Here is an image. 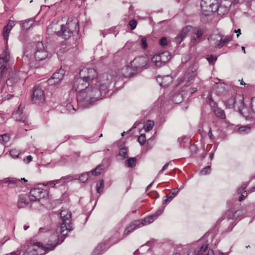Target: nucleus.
Returning a JSON list of instances; mask_svg holds the SVG:
<instances>
[{
  "label": "nucleus",
  "instance_id": "obj_46",
  "mask_svg": "<svg viewBox=\"0 0 255 255\" xmlns=\"http://www.w3.org/2000/svg\"><path fill=\"white\" fill-rule=\"evenodd\" d=\"M19 153L20 151L16 149H12L9 151L10 155L13 158H18Z\"/></svg>",
  "mask_w": 255,
  "mask_h": 255
},
{
  "label": "nucleus",
  "instance_id": "obj_7",
  "mask_svg": "<svg viewBox=\"0 0 255 255\" xmlns=\"http://www.w3.org/2000/svg\"><path fill=\"white\" fill-rule=\"evenodd\" d=\"M103 74L98 77V73L95 69L86 67L83 68L79 72L80 76L89 81L90 84H92L98 89H100L99 81Z\"/></svg>",
  "mask_w": 255,
  "mask_h": 255
},
{
  "label": "nucleus",
  "instance_id": "obj_23",
  "mask_svg": "<svg viewBox=\"0 0 255 255\" xmlns=\"http://www.w3.org/2000/svg\"><path fill=\"white\" fill-rule=\"evenodd\" d=\"M156 80L161 87L168 86L173 81L172 77L169 75L164 76H157Z\"/></svg>",
  "mask_w": 255,
  "mask_h": 255
},
{
  "label": "nucleus",
  "instance_id": "obj_1",
  "mask_svg": "<svg viewBox=\"0 0 255 255\" xmlns=\"http://www.w3.org/2000/svg\"><path fill=\"white\" fill-rule=\"evenodd\" d=\"M113 77L111 74L104 73L99 79L100 89H98L86 79L79 75L74 81L73 88L77 92V101L78 105L88 108L96 101L108 97V88L112 83Z\"/></svg>",
  "mask_w": 255,
  "mask_h": 255
},
{
  "label": "nucleus",
  "instance_id": "obj_3",
  "mask_svg": "<svg viewBox=\"0 0 255 255\" xmlns=\"http://www.w3.org/2000/svg\"><path fill=\"white\" fill-rule=\"evenodd\" d=\"M54 24L48 26L47 30L48 32L56 33V34L65 39H68L74 31H79V24L78 20L76 18H68L65 25H61L60 31H54L52 29L54 28Z\"/></svg>",
  "mask_w": 255,
  "mask_h": 255
},
{
  "label": "nucleus",
  "instance_id": "obj_48",
  "mask_svg": "<svg viewBox=\"0 0 255 255\" xmlns=\"http://www.w3.org/2000/svg\"><path fill=\"white\" fill-rule=\"evenodd\" d=\"M216 88H217L216 92L218 95H222L225 92V89L221 85L220 86L216 85Z\"/></svg>",
  "mask_w": 255,
  "mask_h": 255
},
{
  "label": "nucleus",
  "instance_id": "obj_34",
  "mask_svg": "<svg viewBox=\"0 0 255 255\" xmlns=\"http://www.w3.org/2000/svg\"><path fill=\"white\" fill-rule=\"evenodd\" d=\"M28 205V202L26 199L25 197H21L19 198L17 206L18 208H22L27 207Z\"/></svg>",
  "mask_w": 255,
  "mask_h": 255
},
{
  "label": "nucleus",
  "instance_id": "obj_26",
  "mask_svg": "<svg viewBox=\"0 0 255 255\" xmlns=\"http://www.w3.org/2000/svg\"><path fill=\"white\" fill-rule=\"evenodd\" d=\"M196 76V73L193 72L192 70V73L190 74L189 72L186 73L185 77L183 80H181L179 85L184 84L185 86H188L190 85V81H192L194 77Z\"/></svg>",
  "mask_w": 255,
  "mask_h": 255
},
{
  "label": "nucleus",
  "instance_id": "obj_19",
  "mask_svg": "<svg viewBox=\"0 0 255 255\" xmlns=\"http://www.w3.org/2000/svg\"><path fill=\"white\" fill-rule=\"evenodd\" d=\"M9 57V53L6 50L0 54V69L2 68L0 72V77H2L6 72L7 68L4 64L8 61Z\"/></svg>",
  "mask_w": 255,
  "mask_h": 255
},
{
  "label": "nucleus",
  "instance_id": "obj_10",
  "mask_svg": "<svg viewBox=\"0 0 255 255\" xmlns=\"http://www.w3.org/2000/svg\"><path fill=\"white\" fill-rule=\"evenodd\" d=\"M218 1V0H202L201 7L203 13L208 15L215 13Z\"/></svg>",
  "mask_w": 255,
  "mask_h": 255
},
{
  "label": "nucleus",
  "instance_id": "obj_55",
  "mask_svg": "<svg viewBox=\"0 0 255 255\" xmlns=\"http://www.w3.org/2000/svg\"><path fill=\"white\" fill-rule=\"evenodd\" d=\"M179 191V190L178 189H176L173 192H172L171 193L168 195L170 199L172 200L173 198L178 194Z\"/></svg>",
  "mask_w": 255,
  "mask_h": 255
},
{
  "label": "nucleus",
  "instance_id": "obj_25",
  "mask_svg": "<svg viewBox=\"0 0 255 255\" xmlns=\"http://www.w3.org/2000/svg\"><path fill=\"white\" fill-rule=\"evenodd\" d=\"M140 227H141L140 220L134 221L126 228L124 234V235H128L136 229Z\"/></svg>",
  "mask_w": 255,
  "mask_h": 255
},
{
  "label": "nucleus",
  "instance_id": "obj_4",
  "mask_svg": "<svg viewBox=\"0 0 255 255\" xmlns=\"http://www.w3.org/2000/svg\"><path fill=\"white\" fill-rule=\"evenodd\" d=\"M193 29V32L191 35V42H196L198 40L201 39L202 36L205 32V30L202 28H193L191 26H186L184 27L182 30L175 38V41L178 44L181 43L183 39L186 37L188 33Z\"/></svg>",
  "mask_w": 255,
  "mask_h": 255
},
{
  "label": "nucleus",
  "instance_id": "obj_17",
  "mask_svg": "<svg viewBox=\"0 0 255 255\" xmlns=\"http://www.w3.org/2000/svg\"><path fill=\"white\" fill-rule=\"evenodd\" d=\"M222 38L223 36L221 34L217 33L211 34L208 39L211 47L215 48H221L223 47Z\"/></svg>",
  "mask_w": 255,
  "mask_h": 255
},
{
  "label": "nucleus",
  "instance_id": "obj_24",
  "mask_svg": "<svg viewBox=\"0 0 255 255\" xmlns=\"http://www.w3.org/2000/svg\"><path fill=\"white\" fill-rule=\"evenodd\" d=\"M245 212L243 210H238L233 212L231 210H228L224 215L225 218L237 219H241Z\"/></svg>",
  "mask_w": 255,
  "mask_h": 255
},
{
  "label": "nucleus",
  "instance_id": "obj_64",
  "mask_svg": "<svg viewBox=\"0 0 255 255\" xmlns=\"http://www.w3.org/2000/svg\"><path fill=\"white\" fill-rule=\"evenodd\" d=\"M234 32L237 33V37H238L240 34H241V29L239 28L237 30L235 29Z\"/></svg>",
  "mask_w": 255,
  "mask_h": 255
},
{
  "label": "nucleus",
  "instance_id": "obj_57",
  "mask_svg": "<svg viewBox=\"0 0 255 255\" xmlns=\"http://www.w3.org/2000/svg\"><path fill=\"white\" fill-rule=\"evenodd\" d=\"M43 185H44V186H49V187H57V186L55 185V181H54V180L50 181L47 182V183H43Z\"/></svg>",
  "mask_w": 255,
  "mask_h": 255
},
{
  "label": "nucleus",
  "instance_id": "obj_51",
  "mask_svg": "<svg viewBox=\"0 0 255 255\" xmlns=\"http://www.w3.org/2000/svg\"><path fill=\"white\" fill-rule=\"evenodd\" d=\"M210 171H211L210 166H207L205 167V168H204L203 169H202L200 171V174L205 175L206 174H208L209 173H210Z\"/></svg>",
  "mask_w": 255,
  "mask_h": 255
},
{
  "label": "nucleus",
  "instance_id": "obj_29",
  "mask_svg": "<svg viewBox=\"0 0 255 255\" xmlns=\"http://www.w3.org/2000/svg\"><path fill=\"white\" fill-rule=\"evenodd\" d=\"M247 187V184L243 183L238 189V193L241 194L239 200L242 201L247 196V193L245 189Z\"/></svg>",
  "mask_w": 255,
  "mask_h": 255
},
{
  "label": "nucleus",
  "instance_id": "obj_42",
  "mask_svg": "<svg viewBox=\"0 0 255 255\" xmlns=\"http://www.w3.org/2000/svg\"><path fill=\"white\" fill-rule=\"evenodd\" d=\"M104 187V183L103 180H99L96 185V190L98 193H101Z\"/></svg>",
  "mask_w": 255,
  "mask_h": 255
},
{
  "label": "nucleus",
  "instance_id": "obj_59",
  "mask_svg": "<svg viewBox=\"0 0 255 255\" xmlns=\"http://www.w3.org/2000/svg\"><path fill=\"white\" fill-rule=\"evenodd\" d=\"M169 163H166L162 167V168L159 171V172H158V174H160L161 173H162L165 170H166L168 166H169Z\"/></svg>",
  "mask_w": 255,
  "mask_h": 255
},
{
  "label": "nucleus",
  "instance_id": "obj_45",
  "mask_svg": "<svg viewBox=\"0 0 255 255\" xmlns=\"http://www.w3.org/2000/svg\"><path fill=\"white\" fill-rule=\"evenodd\" d=\"M140 45L143 49H145L148 46L147 39L144 37H141L140 41Z\"/></svg>",
  "mask_w": 255,
  "mask_h": 255
},
{
  "label": "nucleus",
  "instance_id": "obj_13",
  "mask_svg": "<svg viewBox=\"0 0 255 255\" xmlns=\"http://www.w3.org/2000/svg\"><path fill=\"white\" fill-rule=\"evenodd\" d=\"M48 55V52L45 50L43 43L41 41L37 42L36 45V51L34 52L35 59L38 61H42L45 59Z\"/></svg>",
  "mask_w": 255,
  "mask_h": 255
},
{
  "label": "nucleus",
  "instance_id": "obj_18",
  "mask_svg": "<svg viewBox=\"0 0 255 255\" xmlns=\"http://www.w3.org/2000/svg\"><path fill=\"white\" fill-rule=\"evenodd\" d=\"M214 253L213 250L208 249V245L207 243H204L201 247L197 253L194 251H190L187 255H214Z\"/></svg>",
  "mask_w": 255,
  "mask_h": 255
},
{
  "label": "nucleus",
  "instance_id": "obj_54",
  "mask_svg": "<svg viewBox=\"0 0 255 255\" xmlns=\"http://www.w3.org/2000/svg\"><path fill=\"white\" fill-rule=\"evenodd\" d=\"M164 207H161L160 208H159L158 209V210L156 211V212L154 214H153L154 216H155V218L156 219L159 216H160V215H161L163 211H164Z\"/></svg>",
  "mask_w": 255,
  "mask_h": 255
},
{
  "label": "nucleus",
  "instance_id": "obj_9",
  "mask_svg": "<svg viewBox=\"0 0 255 255\" xmlns=\"http://www.w3.org/2000/svg\"><path fill=\"white\" fill-rule=\"evenodd\" d=\"M171 59L170 53L168 51H164L154 55L151 59V62L156 67H161Z\"/></svg>",
  "mask_w": 255,
  "mask_h": 255
},
{
  "label": "nucleus",
  "instance_id": "obj_27",
  "mask_svg": "<svg viewBox=\"0 0 255 255\" xmlns=\"http://www.w3.org/2000/svg\"><path fill=\"white\" fill-rule=\"evenodd\" d=\"M3 183H7L8 184H11L12 187H17L20 186V181L19 179L13 178V177H7L1 180Z\"/></svg>",
  "mask_w": 255,
  "mask_h": 255
},
{
  "label": "nucleus",
  "instance_id": "obj_44",
  "mask_svg": "<svg viewBox=\"0 0 255 255\" xmlns=\"http://www.w3.org/2000/svg\"><path fill=\"white\" fill-rule=\"evenodd\" d=\"M90 174H91L90 172L83 173L79 176L80 181L83 183L86 182L88 180V179L89 177V175Z\"/></svg>",
  "mask_w": 255,
  "mask_h": 255
},
{
  "label": "nucleus",
  "instance_id": "obj_12",
  "mask_svg": "<svg viewBox=\"0 0 255 255\" xmlns=\"http://www.w3.org/2000/svg\"><path fill=\"white\" fill-rule=\"evenodd\" d=\"M148 61V59L146 55L139 56L131 61L130 65L134 70H140L146 66Z\"/></svg>",
  "mask_w": 255,
  "mask_h": 255
},
{
  "label": "nucleus",
  "instance_id": "obj_63",
  "mask_svg": "<svg viewBox=\"0 0 255 255\" xmlns=\"http://www.w3.org/2000/svg\"><path fill=\"white\" fill-rule=\"evenodd\" d=\"M47 231L48 229L46 228H40L39 230V233L47 232Z\"/></svg>",
  "mask_w": 255,
  "mask_h": 255
},
{
  "label": "nucleus",
  "instance_id": "obj_2",
  "mask_svg": "<svg viewBox=\"0 0 255 255\" xmlns=\"http://www.w3.org/2000/svg\"><path fill=\"white\" fill-rule=\"evenodd\" d=\"M26 78L25 74L22 71H18L15 74L14 76L7 79L5 84L0 83V97L2 100H9L13 96L10 94L14 90L13 84L16 83L18 79L24 81Z\"/></svg>",
  "mask_w": 255,
  "mask_h": 255
},
{
  "label": "nucleus",
  "instance_id": "obj_58",
  "mask_svg": "<svg viewBox=\"0 0 255 255\" xmlns=\"http://www.w3.org/2000/svg\"><path fill=\"white\" fill-rule=\"evenodd\" d=\"M32 157L31 155H28L25 158H24L23 161L26 163H29L32 161Z\"/></svg>",
  "mask_w": 255,
  "mask_h": 255
},
{
  "label": "nucleus",
  "instance_id": "obj_39",
  "mask_svg": "<svg viewBox=\"0 0 255 255\" xmlns=\"http://www.w3.org/2000/svg\"><path fill=\"white\" fill-rule=\"evenodd\" d=\"M154 126V122L148 120L144 125L143 128L146 132L150 130Z\"/></svg>",
  "mask_w": 255,
  "mask_h": 255
},
{
  "label": "nucleus",
  "instance_id": "obj_41",
  "mask_svg": "<svg viewBox=\"0 0 255 255\" xmlns=\"http://www.w3.org/2000/svg\"><path fill=\"white\" fill-rule=\"evenodd\" d=\"M10 136L8 133H4L0 135V143L2 144H6L9 140Z\"/></svg>",
  "mask_w": 255,
  "mask_h": 255
},
{
  "label": "nucleus",
  "instance_id": "obj_53",
  "mask_svg": "<svg viewBox=\"0 0 255 255\" xmlns=\"http://www.w3.org/2000/svg\"><path fill=\"white\" fill-rule=\"evenodd\" d=\"M217 56L214 55H211L207 58V61L211 64H213L217 60Z\"/></svg>",
  "mask_w": 255,
  "mask_h": 255
},
{
  "label": "nucleus",
  "instance_id": "obj_35",
  "mask_svg": "<svg viewBox=\"0 0 255 255\" xmlns=\"http://www.w3.org/2000/svg\"><path fill=\"white\" fill-rule=\"evenodd\" d=\"M150 250V247L147 245H143L141 246L139 249L136 250L133 253V255H137L138 254H140L141 255L143 254L144 251H148Z\"/></svg>",
  "mask_w": 255,
  "mask_h": 255
},
{
  "label": "nucleus",
  "instance_id": "obj_43",
  "mask_svg": "<svg viewBox=\"0 0 255 255\" xmlns=\"http://www.w3.org/2000/svg\"><path fill=\"white\" fill-rule=\"evenodd\" d=\"M137 44L135 42H128L125 46V48L126 49H130L131 51H134L135 50L136 47H137Z\"/></svg>",
  "mask_w": 255,
  "mask_h": 255
},
{
  "label": "nucleus",
  "instance_id": "obj_38",
  "mask_svg": "<svg viewBox=\"0 0 255 255\" xmlns=\"http://www.w3.org/2000/svg\"><path fill=\"white\" fill-rule=\"evenodd\" d=\"M103 166L99 165L97 166L94 169L92 170L90 172L93 175H99L103 171Z\"/></svg>",
  "mask_w": 255,
  "mask_h": 255
},
{
  "label": "nucleus",
  "instance_id": "obj_49",
  "mask_svg": "<svg viewBox=\"0 0 255 255\" xmlns=\"http://www.w3.org/2000/svg\"><path fill=\"white\" fill-rule=\"evenodd\" d=\"M232 40V35H227L224 38L222 39V43L223 44V47L226 44H227L230 41Z\"/></svg>",
  "mask_w": 255,
  "mask_h": 255
},
{
  "label": "nucleus",
  "instance_id": "obj_33",
  "mask_svg": "<svg viewBox=\"0 0 255 255\" xmlns=\"http://www.w3.org/2000/svg\"><path fill=\"white\" fill-rule=\"evenodd\" d=\"M128 157V149L126 147H123L119 150L118 157L120 160H123Z\"/></svg>",
  "mask_w": 255,
  "mask_h": 255
},
{
  "label": "nucleus",
  "instance_id": "obj_21",
  "mask_svg": "<svg viewBox=\"0 0 255 255\" xmlns=\"http://www.w3.org/2000/svg\"><path fill=\"white\" fill-rule=\"evenodd\" d=\"M15 25L14 21L9 20L8 23L5 25L3 29L2 35L3 39L5 41L6 45L7 44L9 34L12 27Z\"/></svg>",
  "mask_w": 255,
  "mask_h": 255
},
{
  "label": "nucleus",
  "instance_id": "obj_50",
  "mask_svg": "<svg viewBox=\"0 0 255 255\" xmlns=\"http://www.w3.org/2000/svg\"><path fill=\"white\" fill-rule=\"evenodd\" d=\"M169 42V41L165 37H162L159 40V44L162 47L168 45Z\"/></svg>",
  "mask_w": 255,
  "mask_h": 255
},
{
  "label": "nucleus",
  "instance_id": "obj_6",
  "mask_svg": "<svg viewBox=\"0 0 255 255\" xmlns=\"http://www.w3.org/2000/svg\"><path fill=\"white\" fill-rule=\"evenodd\" d=\"M57 244L44 246L39 242H33L28 246L22 255H44L49 251L54 250Z\"/></svg>",
  "mask_w": 255,
  "mask_h": 255
},
{
  "label": "nucleus",
  "instance_id": "obj_16",
  "mask_svg": "<svg viewBox=\"0 0 255 255\" xmlns=\"http://www.w3.org/2000/svg\"><path fill=\"white\" fill-rule=\"evenodd\" d=\"M207 101L211 107L213 108L214 112L215 115L217 117L221 119H225L226 117L225 112L222 109L217 107L216 103L214 102L212 99V93L209 94L208 96Z\"/></svg>",
  "mask_w": 255,
  "mask_h": 255
},
{
  "label": "nucleus",
  "instance_id": "obj_20",
  "mask_svg": "<svg viewBox=\"0 0 255 255\" xmlns=\"http://www.w3.org/2000/svg\"><path fill=\"white\" fill-rule=\"evenodd\" d=\"M64 70L62 69L58 70L53 73L51 79L48 80V83L50 84H58L64 77Z\"/></svg>",
  "mask_w": 255,
  "mask_h": 255
},
{
  "label": "nucleus",
  "instance_id": "obj_62",
  "mask_svg": "<svg viewBox=\"0 0 255 255\" xmlns=\"http://www.w3.org/2000/svg\"><path fill=\"white\" fill-rule=\"evenodd\" d=\"M28 51H26L24 52V56L22 57V59L23 61L26 62L28 60Z\"/></svg>",
  "mask_w": 255,
  "mask_h": 255
},
{
  "label": "nucleus",
  "instance_id": "obj_14",
  "mask_svg": "<svg viewBox=\"0 0 255 255\" xmlns=\"http://www.w3.org/2000/svg\"><path fill=\"white\" fill-rule=\"evenodd\" d=\"M231 5V2L229 0H222L220 3L218 1L215 12L219 15H225L228 12Z\"/></svg>",
  "mask_w": 255,
  "mask_h": 255
},
{
  "label": "nucleus",
  "instance_id": "obj_36",
  "mask_svg": "<svg viewBox=\"0 0 255 255\" xmlns=\"http://www.w3.org/2000/svg\"><path fill=\"white\" fill-rule=\"evenodd\" d=\"M251 128L248 126H244L239 127L237 132L241 134H245L250 132Z\"/></svg>",
  "mask_w": 255,
  "mask_h": 255
},
{
  "label": "nucleus",
  "instance_id": "obj_31",
  "mask_svg": "<svg viewBox=\"0 0 255 255\" xmlns=\"http://www.w3.org/2000/svg\"><path fill=\"white\" fill-rule=\"evenodd\" d=\"M155 217V216L152 215L150 216L145 217L142 220H140L141 226L142 227L144 225H148L152 223L156 219V218Z\"/></svg>",
  "mask_w": 255,
  "mask_h": 255
},
{
  "label": "nucleus",
  "instance_id": "obj_37",
  "mask_svg": "<svg viewBox=\"0 0 255 255\" xmlns=\"http://www.w3.org/2000/svg\"><path fill=\"white\" fill-rule=\"evenodd\" d=\"M171 100L175 104H179L183 100L182 95L180 93H176L172 97Z\"/></svg>",
  "mask_w": 255,
  "mask_h": 255
},
{
  "label": "nucleus",
  "instance_id": "obj_11",
  "mask_svg": "<svg viewBox=\"0 0 255 255\" xmlns=\"http://www.w3.org/2000/svg\"><path fill=\"white\" fill-rule=\"evenodd\" d=\"M48 195L46 190L39 187H35L32 188L29 195V199L31 201H39L41 198H44Z\"/></svg>",
  "mask_w": 255,
  "mask_h": 255
},
{
  "label": "nucleus",
  "instance_id": "obj_61",
  "mask_svg": "<svg viewBox=\"0 0 255 255\" xmlns=\"http://www.w3.org/2000/svg\"><path fill=\"white\" fill-rule=\"evenodd\" d=\"M171 201V200L170 199V198L169 197V196H167V197H165L163 198L162 202H163V204H165L167 202H170Z\"/></svg>",
  "mask_w": 255,
  "mask_h": 255
},
{
  "label": "nucleus",
  "instance_id": "obj_40",
  "mask_svg": "<svg viewBox=\"0 0 255 255\" xmlns=\"http://www.w3.org/2000/svg\"><path fill=\"white\" fill-rule=\"evenodd\" d=\"M136 157H130L126 161V164L128 167H133L135 166Z\"/></svg>",
  "mask_w": 255,
  "mask_h": 255
},
{
  "label": "nucleus",
  "instance_id": "obj_32",
  "mask_svg": "<svg viewBox=\"0 0 255 255\" xmlns=\"http://www.w3.org/2000/svg\"><path fill=\"white\" fill-rule=\"evenodd\" d=\"M106 249L105 244L98 245L92 253V255H100L101 252Z\"/></svg>",
  "mask_w": 255,
  "mask_h": 255
},
{
  "label": "nucleus",
  "instance_id": "obj_28",
  "mask_svg": "<svg viewBox=\"0 0 255 255\" xmlns=\"http://www.w3.org/2000/svg\"><path fill=\"white\" fill-rule=\"evenodd\" d=\"M121 74L125 77H131L134 74V69L130 66H125L121 71Z\"/></svg>",
  "mask_w": 255,
  "mask_h": 255
},
{
  "label": "nucleus",
  "instance_id": "obj_30",
  "mask_svg": "<svg viewBox=\"0 0 255 255\" xmlns=\"http://www.w3.org/2000/svg\"><path fill=\"white\" fill-rule=\"evenodd\" d=\"M71 180V178L68 176L66 177H63L61 178L60 179L58 180H55V185L57 187H59L60 186H62L66 183H68L70 180Z\"/></svg>",
  "mask_w": 255,
  "mask_h": 255
},
{
  "label": "nucleus",
  "instance_id": "obj_5",
  "mask_svg": "<svg viewBox=\"0 0 255 255\" xmlns=\"http://www.w3.org/2000/svg\"><path fill=\"white\" fill-rule=\"evenodd\" d=\"M60 214L61 219V223L60 226L57 228V233L55 235L56 240L59 237L57 235L58 232L65 236L68 232L73 230L71 224L72 216L71 212L67 209H62Z\"/></svg>",
  "mask_w": 255,
  "mask_h": 255
},
{
  "label": "nucleus",
  "instance_id": "obj_15",
  "mask_svg": "<svg viewBox=\"0 0 255 255\" xmlns=\"http://www.w3.org/2000/svg\"><path fill=\"white\" fill-rule=\"evenodd\" d=\"M45 98L43 91L37 86H35L33 88V92L32 96V101L36 104H40L43 103Z\"/></svg>",
  "mask_w": 255,
  "mask_h": 255
},
{
  "label": "nucleus",
  "instance_id": "obj_60",
  "mask_svg": "<svg viewBox=\"0 0 255 255\" xmlns=\"http://www.w3.org/2000/svg\"><path fill=\"white\" fill-rule=\"evenodd\" d=\"M251 104L252 110L255 113V97L252 99Z\"/></svg>",
  "mask_w": 255,
  "mask_h": 255
},
{
  "label": "nucleus",
  "instance_id": "obj_56",
  "mask_svg": "<svg viewBox=\"0 0 255 255\" xmlns=\"http://www.w3.org/2000/svg\"><path fill=\"white\" fill-rule=\"evenodd\" d=\"M129 25L130 26L131 29L133 30L136 26L137 22L134 19H132L129 21Z\"/></svg>",
  "mask_w": 255,
  "mask_h": 255
},
{
  "label": "nucleus",
  "instance_id": "obj_47",
  "mask_svg": "<svg viewBox=\"0 0 255 255\" xmlns=\"http://www.w3.org/2000/svg\"><path fill=\"white\" fill-rule=\"evenodd\" d=\"M31 20L30 19H27L24 20L21 26L26 29H27L30 27V26L32 25V23H29V22H31Z\"/></svg>",
  "mask_w": 255,
  "mask_h": 255
},
{
  "label": "nucleus",
  "instance_id": "obj_22",
  "mask_svg": "<svg viewBox=\"0 0 255 255\" xmlns=\"http://www.w3.org/2000/svg\"><path fill=\"white\" fill-rule=\"evenodd\" d=\"M12 118L15 121L20 122L24 125L28 124L27 117L24 114H23L22 110H20V106L18 108L17 110L13 113Z\"/></svg>",
  "mask_w": 255,
  "mask_h": 255
},
{
  "label": "nucleus",
  "instance_id": "obj_52",
  "mask_svg": "<svg viewBox=\"0 0 255 255\" xmlns=\"http://www.w3.org/2000/svg\"><path fill=\"white\" fill-rule=\"evenodd\" d=\"M137 140L141 145L144 144L146 141L145 134L143 133L140 134V136H138Z\"/></svg>",
  "mask_w": 255,
  "mask_h": 255
},
{
  "label": "nucleus",
  "instance_id": "obj_8",
  "mask_svg": "<svg viewBox=\"0 0 255 255\" xmlns=\"http://www.w3.org/2000/svg\"><path fill=\"white\" fill-rule=\"evenodd\" d=\"M244 98L240 95H236L228 99L226 102V106L229 108H237L240 113L246 118L247 116L243 114V110L245 109L244 107Z\"/></svg>",
  "mask_w": 255,
  "mask_h": 255
}]
</instances>
